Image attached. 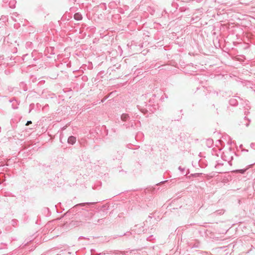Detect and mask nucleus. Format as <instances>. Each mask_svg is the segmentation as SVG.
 I'll return each instance as SVG.
<instances>
[{
	"label": "nucleus",
	"instance_id": "obj_7",
	"mask_svg": "<svg viewBox=\"0 0 255 255\" xmlns=\"http://www.w3.org/2000/svg\"><path fill=\"white\" fill-rule=\"evenodd\" d=\"M178 169L181 171H183L184 170V168H182L181 166H179Z\"/></svg>",
	"mask_w": 255,
	"mask_h": 255
},
{
	"label": "nucleus",
	"instance_id": "obj_2",
	"mask_svg": "<svg viewBox=\"0 0 255 255\" xmlns=\"http://www.w3.org/2000/svg\"><path fill=\"white\" fill-rule=\"evenodd\" d=\"M74 17L76 20H81L82 18L81 14L79 13H75L74 14Z\"/></svg>",
	"mask_w": 255,
	"mask_h": 255
},
{
	"label": "nucleus",
	"instance_id": "obj_6",
	"mask_svg": "<svg viewBox=\"0 0 255 255\" xmlns=\"http://www.w3.org/2000/svg\"><path fill=\"white\" fill-rule=\"evenodd\" d=\"M31 123H32L31 121H28L27 122V123L26 124V126H28L29 124H30Z\"/></svg>",
	"mask_w": 255,
	"mask_h": 255
},
{
	"label": "nucleus",
	"instance_id": "obj_4",
	"mask_svg": "<svg viewBox=\"0 0 255 255\" xmlns=\"http://www.w3.org/2000/svg\"><path fill=\"white\" fill-rule=\"evenodd\" d=\"M230 102L232 105H236V102L235 100L234 99H230Z\"/></svg>",
	"mask_w": 255,
	"mask_h": 255
},
{
	"label": "nucleus",
	"instance_id": "obj_9",
	"mask_svg": "<svg viewBox=\"0 0 255 255\" xmlns=\"http://www.w3.org/2000/svg\"><path fill=\"white\" fill-rule=\"evenodd\" d=\"M166 181H161L160 182V183H163L164 182H165Z\"/></svg>",
	"mask_w": 255,
	"mask_h": 255
},
{
	"label": "nucleus",
	"instance_id": "obj_3",
	"mask_svg": "<svg viewBox=\"0 0 255 255\" xmlns=\"http://www.w3.org/2000/svg\"><path fill=\"white\" fill-rule=\"evenodd\" d=\"M128 115L127 114H123L121 116V119L123 121H126L128 119Z\"/></svg>",
	"mask_w": 255,
	"mask_h": 255
},
{
	"label": "nucleus",
	"instance_id": "obj_1",
	"mask_svg": "<svg viewBox=\"0 0 255 255\" xmlns=\"http://www.w3.org/2000/svg\"><path fill=\"white\" fill-rule=\"evenodd\" d=\"M76 140V137L73 136H70L68 139V142L69 143L73 144L75 143Z\"/></svg>",
	"mask_w": 255,
	"mask_h": 255
},
{
	"label": "nucleus",
	"instance_id": "obj_8",
	"mask_svg": "<svg viewBox=\"0 0 255 255\" xmlns=\"http://www.w3.org/2000/svg\"><path fill=\"white\" fill-rule=\"evenodd\" d=\"M245 171V170L244 169H241L240 170V172L241 173H244Z\"/></svg>",
	"mask_w": 255,
	"mask_h": 255
},
{
	"label": "nucleus",
	"instance_id": "obj_5",
	"mask_svg": "<svg viewBox=\"0 0 255 255\" xmlns=\"http://www.w3.org/2000/svg\"><path fill=\"white\" fill-rule=\"evenodd\" d=\"M74 225H76V226H80V225H81V221H75L74 223Z\"/></svg>",
	"mask_w": 255,
	"mask_h": 255
}]
</instances>
